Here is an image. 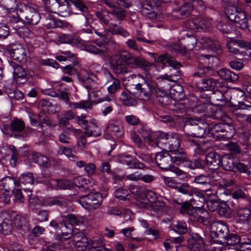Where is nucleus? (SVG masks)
Instances as JSON below:
<instances>
[{"mask_svg":"<svg viewBox=\"0 0 251 251\" xmlns=\"http://www.w3.org/2000/svg\"><path fill=\"white\" fill-rule=\"evenodd\" d=\"M86 50L90 53L100 55V56L104 55L108 51V48L99 49L94 45H87L85 46Z\"/></svg>","mask_w":251,"mask_h":251,"instance_id":"052dcab7","label":"nucleus"},{"mask_svg":"<svg viewBox=\"0 0 251 251\" xmlns=\"http://www.w3.org/2000/svg\"><path fill=\"white\" fill-rule=\"evenodd\" d=\"M104 75L109 79L107 81L106 84L108 93L110 94L116 93L121 88V83L119 80L113 76L112 75L106 70H105Z\"/></svg>","mask_w":251,"mask_h":251,"instance_id":"cd10ccee","label":"nucleus"},{"mask_svg":"<svg viewBox=\"0 0 251 251\" xmlns=\"http://www.w3.org/2000/svg\"><path fill=\"white\" fill-rule=\"evenodd\" d=\"M151 56L152 57L155 62H161L163 63H168L174 70L179 69L181 66L180 62L174 60L169 54H163L157 56L156 54L153 53H149Z\"/></svg>","mask_w":251,"mask_h":251,"instance_id":"b1692460","label":"nucleus"},{"mask_svg":"<svg viewBox=\"0 0 251 251\" xmlns=\"http://www.w3.org/2000/svg\"><path fill=\"white\" fill-rule=\"evenodd\" d=\"M221 156L216 152H210L205 156V161L206 165L211 170H216L221 165Z\"/></svg>","mask_w":251,"mask_h":251,"instance_id":"c85d7f7f","label":"nucleus"},{"mask_svg":"<svg viewBox=\"0 0 251 251\" xmlns=\"http://www.w3.org/2000/svg\"><path fill=\"white\" fill-rule=\"evenodd\" d=\"M110 64L115 74L124 75L129 72L127 66L144 69L148 66V62L142 57L135 56L127 50H122L111 56Z\"/></svg>","mask_w":251,"mask_h":251,"instance_id":"f257e3e1","label":"nucleus"},{"mask_svg":"<svg viewBox=\"0 0 251 251\" xmlns=\"http://www.w3.org/2000/svg\"><path fill=\"white\" fill-rule=\"evenodd\" d=\"M80 235V238L77 234H75L74 236L72 239L73 245L76 247L80 248L81 250H84L86 249L88 243L87 238L82 234H79Z\"/></svg>","mask_w":251,"mask_h":251,"instance_id":"c03bdc74","label":"nucleus"},{"mask_svg":"<svg viewBox=\"0 0 251 251\" xmlns=\"http://www.w3.org/2000/svg\"><path fill=\"white\" fill-rule=\"evenodd\" d=\"M215 226L216 229L210 232V236L214 242L221 243L227 237L229 230L227 226L222 222L217 223Z\"/></svg>","mask_w":251,"mask_h":251,"instance_id":"ddd939ff","label":"nucleus"},{"mask_svg":"<svg viewBox=\"0 0 251 251\" xmlns=\"http://www.w3.org/2000/svg\"><path fill=\"white\" fill-rule=\"evenodd\" d=\"M107 128L112 135L119 138L124 133V129L119 121H111L108 123Z\"/></svg>","mask_w":251,"mask_h":251,"instance_id":"2f4dec72","label":"nucleus"},{"mask_svg":"<svg viewBox=\"0 0 251 251\" xmlns=\"http://www.w3.org/2000/svg\"><path fill=\"white\" fill-rule=\"evenodd\" d=\"M236 161H234L232 158L224 157L221 160V163L223 169L226 171H235V165Z\"/></svg>","mask_w":251,"mask_h":251,"instance_id":"5fc2aeb1","label":"nucleus"},{"mask_svg":"<svg viewBox=\"0 0 251 251\" xmlns=\"http://www.w3.org/2000/svg\"><path fill=\"white\" fill-rule=\"evenodd\" d=\"M176 70L175 73H171L170 75L164 74L158 77V79L160 80V82L162 83H165L166 81L173 82L177 81L178 79V77L180 75L181 71L178 70V69Z\"/></svg>","mask_w":251,"mask_h":251,"instance_id":"a18cd8bd","label":"nucleus"},{"mask_svg":"<svg viewBox=\"0 0 251 251\" xmlns=\"http://www.w3.org/2000/svg\"><path fill=\"white\" fill-rule=\"evenodd\" d=\"M217 74L222 79L231 82L236 81L239 78L237 74L226 68L220 69Z\"/></svg>","mask_w":251,"mask_h":251,"instance_id":"4c0bfd02","label":"nucleus"},{"mask_svg":"<svg viewBox=\"0 0 251 251\" xmlns=\"http://www.w3.org/2000/svg\"><path fill=\"white\" fill-rule=\"evenodd\" d=\"M85 20V27L81 29V32L82 33L92 34L94 31L95 34L100 37H104L106 35L107 31L103 24L100 23H99L97 26L96 25L95 27H92L90 25H86V24H88V21L86 17Z\"/></svg>","mask_w":251,"mask_h":251,"instance_id":"393cba45","label":"nucleus"},{"mask_svg":"<svg viewBox=\"0 0 251 251\" xmlns=\"http://www.w3.org/2000/svg\"><path fill=\"white\" fill-rule=\"evenodd\" d=\"M218 212L220 216L226 218L230 217L232 213L231 207L227 205L226 201L222 202L220 204Z\"/></svg>","mask_w":251,"mask_h":251,"instance_id":"de8ad7c7","label":"nucleus"},{"mask_svg":"<svg viewBox=\"0 0 251 251\" xmlns=\"http://www.w3.org/2000/svg\"><path fill=\"white\" fill-rule=\"evenodd\" d=\"M176 190L181 194L190 197L193 196L194 192L193 187L186 182H179Z\"/></svg>","mask_w":251,"mask_h":251,"instance_id":"37998d69","label":"nucleus"},{"mask_svg":"<svg viewBox=\"0 0 251 251\" xmlns=\"http://www.w3.org/2000/svg\"><path fill=\"white\" fill-rule=\"evenodd\" d=\"M159 0H145L141 4V12L142 14L150 19L155 20L156 13L154 10V6H159L161 3Z\"/></svg>","mask_w":251,"mask_h":251,"instance_id":"2eb2a0df","label":"nucleus"},{"mask_svg":"<svg viewBox=\"0 0 251 251\" xmlns=\"http://www.w3.org/2000/svg\"><path fill=\"white\" fill-rule=\"evenodd\" d=\"M211 72L209 68H207L205 65L200 64V66L198 68L197 70L194 73L193 75L195 77H202L206 75H211Z\"/></svg>","mask_w":251,"mask_h":251,"instance_id":"13d9d810","label":"nucleus"},{"mask_svg":"<svg viewBox=\"0 0 251 251\" xmlns=\"http://www.w3.org/2000/svg\"><path fill=\"white\" fill-rule=\"evenodd\" d=\"M241 240V237L236 234H228L227 237L224 240L223 242H226L227 245L235 246L238 244H240Z\"/></svg>","mask_w":251,"mask_h":251,"instance_id":"680f3d73","label":"nucleus"},{"mask_svg":"<svg viewBox=\"0 0 251 251\" xmlns=\"http://www.w3.org/2000/svg\"><path fill=\"white\" fill-rule=\"evenodd\" d=\"M210 124H203L202 123H196L194 120L191 121L186 124V126L189 131V135L196 138H201L204 136L206 129H208V126Z\"/></svg>","mask_w":251,"mask_h":251,"instance_id":"f8f14e48","label":"nucleus"},{"mask_svg":"<svg viewBox=\"0 0 251 251\" xmlns=\"http://www.w3.org/2000/svg\"><path fill=\"white\" fill-rule=\"evenodd\" d=\"M200 64L205 65L209 70L212 72L213 70L218 66L219 59L214 55H204L200 54L198 56Z\"/></svg>","mask_w":251,"mask_h":251,"instance_id":"bb28decb","label":"nucleus"},{"mask_svg":"<svg viewBox=\"0 0 251 251\" xmlns=\"http://www.w3.org/2000/svg\"><path fill=\"white\" fill-rule=\"evenodd\" d=\"M173 230L179 234H183L187 232V224L183 221H177L172 225Z\"/></svg>","mask_w":251,"mask_h":251,"instance_id":"864d4df0","label":"nucleus"},{"mask_svg":"<svg viewBox=\"0 0 251 251\" xmlns=\"http://www.w3.org/2000/svg\"><path fill=\"white\" fill-rule=\"evenodd\" d=\"M193 10L191 3L186 2L176 8L173 9L169 16L173 20H179L184 19L190 15Z\"/></svg>","mask_w":251,"mask_h":251,"instance_id":"f3484780","label":"nucleus"},{"mask_svg":"<svg viewBox=\"0 0 251 251\" xmlns=\"http://www.w3.org/2000/svg\"><path fill=\"white\" fill-rule=\"evenodd\" d=\"M193 182L200 185L210 187V178L208 176L200 175L196 176Z\"/></svg>","mask_w":251,"mask_h":251,"instance_id":"774afa93","label":"nucleus"},{"mask_svg":"<svg viewBox=\"0 0 251 251\" xmlns=\"http://www.w3.org/2000/svg\"><path fill=\"white\" fill-rule=\"evenodd\" d=\"M169 141L167 147L170 152H172L177 150L180 146V140L177 134L172 133L169 137Z\"/></svg>","mask_w":251,"mask_h":251,"instance_id":"ea45409f","label":"nucleus"},{"mask_svg":"<svg viewBox=\"0 0 251 251\" xmlns=\"http://www.w3.org/2000/svg\"><path fill=\"white\" fill-rule=\"evenodd\" d=\"M228 18L236 24V26L241 29H247L248 27V20L245 12L241 8L231 7L226 12Z\"/></svg>","mask_w":251,"mask_h":251,"instance_id":"0eeeda50","label":"nucleus"},{"mask_svg":"<svg viewBox=\"0 0 251 251\" xmlns=\"http://www.w3.org/2000/svg\"><path fill=\"white\" fill-rule=\"evenodd\" d=\"M222 173L219 172L216 170H214L209 175L208 177L210 178V187L212 185L214 184H221V181L222 179Z\"/></svg>","mask_w":251,"mask_h":251,"instance_id":"603ef678","label":"nucleus"},{"mask_svg":"<svg viewBox=\"0 0 251 251\" xmlns=\"http://www.w3.org/2000/svg\"><path fill=\"white\" fill-rule=\"evenodd\" d=\"M32 162L37 163L41 167L49 168L50 166V159L45 155L40 153L33 152L29 156Z\"/></svg>","mask_w":251,"mask_h":251,"instance_id":"c756f323","label":"nucleus"},{"mask_svg":"<svg viewBox=\"0 0 251 251\" xmlns=\"http://www.w3.org/2000/svg\"><path fill=\"white\" fill-rule=\"evenodd\" d=\"M172 133L160 132L157 135L155 141L156 145L160 148H166L169 141V137Z\"/></svg>","mask_w":251,"mask_h":251,"instance_id":"49530a36","label":"nucleus"},{"mask_svg":"<svg viewBox=\"0 0 251 251\" xmlns=\"http://www.w3.org/2000/svg\"><path fill=\"white\" fill-rule=\"evenodd\" d=\"M9 129L13 132H21L25 128V122L18 118H14L10 122Z\"/></svg>","mask_w":251,"mask_h":251,"instance_id":"79ce46f5","label":"nucleus"},{"mask_svg":"<svg viewBox=\"0 0 251 251\" xmlns=\"http://www.w3.org/2000/svg\"><path fill=\"white\" fill-rule=\"evenodd\" d=\"M205 192H211L210 194H207L208 195H216L217 197H223L224 196H232V192L230 190L226 189L225 188H220L216 191L212 189L211 187L208 188L204 190Z\"/></svg>","mask_w":251,"mask_h":251,"instance_id":"09e8293b","label":"nucleus"},{"mask_svg":"<svg viewBox=\"0 0 251 251\" xmlns=\"http://www.w3.org/2000/svg\"><path fill=\"white\" fill-rule=\"evenodd\" d=\"M41 182L45 184L49 187L56 190L71 189L73 188V183L72 181L65 179H55L50 176L43 177Z\"/></svg>","mask_w":251,"mask_h":251,"instance_id":"9b49d317","label":"nucleus"},{"mask_svg":"<svg viewBox=\"0 0 251 251\" xmlns=\"http://www.w3.org/2000/svg\"><path fill=\"white\" fill-rule=\"evenodd\" d=\"M12 228V222L10 216L5 218L0 216V232L4 235H8L11 232Z\"/></svg>","mask_w":251,"mask_h":251,"instance_id":"e433bc0d","label":"nucleus"},{"mask_svg":"<svg viewBox=\"0 0 251 251\" xmlns=\"http://www.w3.org/2000/svg\"><path fill=\"white\" fill-rule=\"evenodd\" d=\"M14 225L18 232L22 236H27L30 232V228L26 218L21 216H16L13 220Z\"/></svg>","mask_w":251,"mask_h":251,"instance_id":"4be33fe9","label":"nucleus"},{"mask_svg":"<svg viewBox=\"0 0 251 251\" xmlns=\"http://www.w3.org/2000/svg\"><path fill=\"white\" fill-rule=\"evenodd\" d=\"M226 47L228 51L235 54H241L243 56H249L248 50H251V43L243 40H236L227 42Z\"/></svg>","mask_w":251,"mask_h":251,"instance_id":"6e6552de","label":"nucleus"},{"mask_svg":"<svg viewBox=\"0 0 251 251\" xmlns=\"http://www.w3.org/2000/svg\"><path fill=\"white\" fill-rule=\"evenodd\" d=\"M59 41L64 44H81V40L79 38L74 37L72 38L70 35L62 34L59 36Z\"/></svg>","mask_w":251,"mask_h":251,"instance_id":"4d7b16f0","label":"nucleus"},{"mask_svg":"<svg viewBox=\"0 0 251 251\" xmlns=\"http://www.w3.org/2000/svg\"><path fill=\"white\" fill-rule=\"evenodd\" d=\"M107 31L113 35H120L124 38H126L130 35L129 32L122 26L114 23H110L108 25Z\"/></svg>","mask_w":251,"mask_h":251,"instance_id":"72a5a7b5","label":"nucleus"},{"mask_svg":"<svg viewBox=\"0 0 251 251\" xmlns=\"http://www.w3.org/2000/svg\"><path fill=\"white\" fill-rule=\"evenodd\" d=\"M173 163L181 167L187 168L192 170L202 168V164L200 159H196L194 161L190 160L185 152L181 150H176L171 152Z\"/></svg>","mask_w":251,"mask_h":251,"instance_id":"20e7f679","label":"nucleus"},{"mask_svg":"<svg viewBox=\"0 0 251 251\" xmlns=\"http://www.w3.org/2000/svg\"><path fill=\"white\" fill-rule=\"evenodd\" d=\"M10 64L13 70V78L17 82L26 80L31 77L32 75L28 73L26 69L21 64L13 62H11Z\"/></svg>","mask_w":251,"mask_h":251,"instance_id":"412c9836","label":"nucleus"},{"mask_svg":"<svg viewBox=\"0 0 251 251\" xmlns=\"http://www.w3.org/2000/svg\"><path fill=\"white\" fill-rule=\"evenodd\" d=\"M45 8L46 9V12H55L56 10V7L58 5V1L59 0H42Z\"/></svg>","mask_w":251,"mask_h":251,"instance_id":"69168bd1","label":"nucleus"},{"mask_svg":"<svg viewBox=\"0 0 251 251\" xmlns=\"http://www.w3.org/2000/svg\"><path fill=\"white\" fill-rule=\"evenodd\" d=\"M70 106L75 109H91L92 107V102L88 100H81L79 102H72L70 103Z\"/></svg>","mask_w":251,"mask_h":251,"instance_id":"338daca9","label":"nucleus"},{"mask_svg":"<svg viewBox=\"0 0 251 251\" xmlns=\"http://www.w3.org/2000/svg\"><path fill=\"white\" fill-rule=\"evenodd\" d=\"M102 201V196L98 192L90 193L88 195L81 196L79 203L85 208L93 210L99 208Z\"/></svg>","mask_w":251,"mask_h":251,"instance_id":"423d86ee","label":"nucleus"},{"mask_svg":"<svg viewBox=\"0 0 251 251\" xmlns=\"http://www.w3.org/2000/svg\"><path fill=\"white\" fill-rule=\"evenodd\" d=\"M8 149L12 152V155L9 161L10 164L12 167H15L17 166V161L19 158V153L16 147L13 145H9Z\"/></svg>","mask_w":251,"mask_h":251,"instance_id":"0e129e2a","label":"nucleus"},{"mask_svg":"<svg viewBox=\"0 0 251 251\" xmlns=\"http://www.w3.org/2000/svg\"><path fill=\"white\" fill-rule=\"evenodd\" d=\"M84 133L87 137H97L101 134L100 128L96 124L92 123L84 128Z\"/></svg>","mask_w":251,"mask_h":251,"instance_id":"a19ab883","label":"nucleus"},{"mask_svg":"<svg viewBox=\"0 0 251 251\" xmlns=\"http://www.w3.org/2000/svg\"><path fill=\"white\" fill-rule=\"evenodd\" d=\"M78 79L81 85L89 92L90 90H95L100 86V81L96 75L85 72L78 75Z\"/></svg>","mask_w":251,"mask_h":251,"instance_id":"9d476101","label":"nucleus"},{"mask_svg":"<svg viewBox=\"0 0 251 251\" xmlns=\"http://www.w3.org/2000/svg\"><path fill=\"white\" fill-rule=\"evenodd\" d=\"M10 56L19 62H25L27 55L23 46L20 43L11 44L8 49Z\"/></svg>","mask_w":251,"mask_h":251,"instance_id":"6ab92c4d","label":"nucleus"},{"mask_svg":"<svg viewBox=\"0 0 251 251\" xmlns=\"http://www.w3.org/2000/svg\"><path fill=\"white\" fill-rule=\"evenodd\" d=\"M192 136L189 135L184 137V140L187 145L191 146L197 153H201L206 151L208 148L210 147V144L205 141H198L192 138Z\"/></svg>","mask_w":251,"mask_h":251,"instance_id":"aec40b11","label":"nucleus"},{"mask_svg":"<svg viewBox=\"0 0 251 251\" xmlns=\"http://www.w3.org/2000/svg\"><path fill=\"white\" fill-rule=\"evenodd\" d=\"M236 218L239 223H243L249 220L251 211L249 208L245 207L238 206L234 210Z\"/></svg>","mask_w":251,"mask_h":251,"instance_id":"c9c22d12","label":"nucleus"},{"mask_svg":"<svg viewBox=\"0 0 251 251\" xmlns=\"http://www.w3.org/2000/svg\"><path fill=\"white\" fill-rule=\"evenodd\" d=\"M18 14L20 18L28 25H37L41 19L37 9L26 4L21 5L18 10Z\"/></svg>","mask_w":251,"mask_h":251,"instance_id":"39448f33","label":"nucleus"},{"mask_svg":"<svg viewBox=\"0 0 251 251\" xmlns=\"http://www.w3.org/2000/svg\"><path fill=\"white\" fill-rule=\"evenodd\" d=\"M119 161L130 169L142 170L145 167V165L138 160L136 157L127 154L121 155L119 157Z\"/></svg>","mask_w":251,"mask_h":251,"instance_id":"5701e85b","label":"nucleus"},{"mask_svg":"<svg viewBox=\"0 0 251 251\" xmlns=\"http://www.w3.org/2000/svg\"><path fill=\"white\" fill-rule=\"evenodd\" d=\"M170 88V93L173 99L176 101L182 100L185 98V94L183 92V89L181 85L178 84H175Z\"/></svg>","mask_w":251,"mask_h":251,"instance_id":"473e14b6","label":"nucleus"},{"mask_svg":"<svg viewBox=\"0 0 251 251\" xmlns=\"http://www.w3.org/2000/svg\"><path fill=\"white\" fill-rule=\"evenodd\" d=\"M211 98L214 100L224 102L227 100L226 90L224 93V92L221 90H216L213 92Z\"/></svg>","mask_w":251,"mask_h":251,"instance_id":"e2e57ef3","label":"nucleus"},{"mask_svg":"<svg viewBox=\"0 0 251 251\" xmlns=\"http://www.w3.org/2000/svg\"><path fill=\"white\" fill-rule=\"evenodd\" d=\"M188 24L191 29L198 31H209L213 26V21L211 19L201 17L192 19L189 21Z\"/></svg>","mask_w":251,"mask_h":251,"instance_id":"4468645a","label":"nucleus"},{"mask_svg":"<svg viewBox=\"0 0 251 251\" xmlns=\"http://www.w3.org/2000/svg\"><path fill=\"white\" fill-rule=\"evenodd\" d=\"M61 218L65 221V223L74 226H79L83 224L85 218L83 216L75 215L73 214H68L66 215H61Z\"/></svg>","mask_w":251,"mask_h":251,"instance_id":"f704fd0d","label":"nucleus"},{"mask_svg":"<svg viewBox=\"0 0 251 251\" xmlns=\"http://www.w3.org/2000/svg\"><path fill=\"white\" fill-rule=\"evenodd\" d=\"M18 181L20 183V187L21 186V183L24 185H31L34 182V177L33 174L30 173L26 174H23L19 178Z\"/></svg>","mask_w":251,"mask_h":251,"instance_id":"bf43d9fd","label":"nucleus"},{"mask_svg":"<svg viewBox=\"0 0 251 251\" xmlns=\"http://www.w3.org/2000/svg\"><path fill=\"white\" fill-rule=\"evenodd\" d=\"M235 130L232 124L210 123L208 126V134L214 140H225L231 138Z\"/></svg>","mask_w":251,"mask_h":251,"instance_id":"7ed1b4c3","label":"nucleus"},{"mask_svg":"<svg viewBox=\"0 0 251 251\" xmlns=\"http://www.w3.org/2000/svg\"><path fill=\"white\" fill-rule=\"evenodd\" d=\"M216 109L214 110L213 113L212 114L211 116L213 118L221 120L226 124H230L231 123V118L221 108H215Z\"/></svg>","mask_w":251,"mask_h":251,"instance_id":"58836bf2","label":"nucleus"},{"mask_svg":"<svg viewBox=\"0 0 251 251\" xmlns=\"http://www.w3.org/2000/svg\"><path fill=\"white\" fill-rule=\"evenodd\" d=\"M227 97L230 96L231 102L240 106H245L247 109L251 108V106L244 103L243 100L245 99V93L241 89L235 88L233 89H226Z\"/></svg>","mask_w":251,"mask_h":251,"instance_id":"a211bd4d","label":"nucleus"},{"mask_svg":"<svg viewBox=\"0 0 251 251\" xmlns=\"http://www.w3.org/2000/svg\"><path fill=\"white\" fill-rule=\"evenodd\" d=\"M197 40L192 34L186 33L185 36L180 39V45H174L173 48L176 52L184 53L188 51L192 50L196 47Z\"/></svg>","mask_w":251,"mask_h":251,"instance_id":"1a4fd4ad","label":"nucleus"},{"mask_svg":"<svg viewBox=\"0 0 251 251\" xmlns=\"http://www.w3.org/2000/svg\"><path fill=\"white\" fill-rule=\"evenodd\" d=\"M50 226L57 231H58L62 228L68 229V226L66 223H65V221L61 218V216L60 217L52 220L50 223Z\"/></svg>","mask_w":251,"mask_h":251,"instance_id":"8fccbe9b","label":"nucleus"},{"mask_svg":"<svg viewBox=\"0 0 251 251\" xmlns=\"http://www.w3.org/2000/svg\"><path fill=\"white\" fill-rule=\"evenodd\" d=\"M216 26L217 29L224 34H230L233 31L232 25L226 22H218Z\"/></svg>","mask_w":251,"mask_h":251,"instance_id":"6e6d98bb","label":"nucleus"},{"mask_svg":"<svg viewBox=\"0 0 251 251\" xmlns=\"http://www.w3.org/2000/svg\"><path fill=\"white\" fill-rule=\"evenodd\" d=\"M138 131L146 142L150 143L153 141L154 138L153 136L152 132L149 128L142 126Z\"/></svg>","mask_w":251,"mask_h":251,"instance_id":"3c124183","label":"nucleus"},{"mask_svg":"<svg viewBox=\"0 0 251 251\" xmlns=\"http://www.w3.org/2000/svg\"><path fill=\"white\" fill-rule=\"evenodd\" d=\"M197 87L202 91L213 90L216 86L217 82L211 77L204 78L196 83Z\"/></svg>","mask_w":251,"mask_h":251,"instance_id":"7c9ffc66","label":"nucleus"},{"mask_svg":"<svg viewBox=\"0 0 251 251\" xmlns=\"http://www.w3.org/2000/svg\"><path fill=\"white\" fill-rule=\"evenodd\" d=\"M16 188H20L18 178L8 176L3 177L0 181V191L4 189L7 192L11 191Z\"/></svg>","mask_w":251,"mask_h":251,"instance_id":"a878e982","label":"nucleus"},{"mask_svg":"<svg viewBox=\"0 0 251 251\" xmlns=\"http://www.w3.org/2000/svg\"><path fill=\"white\" fill-rule=\"evenodd\" d=\"M131 78L139 81L137 84L134 85V88H131L129 90V93L133 95L136 96L139 95L141 97L149 99L155 91V82L150 79L146 78L139 74H133L131 75Z\"/></svg>","mask_w":251,"mask_h":251,"instance_id":"f03ea898","label":"nucleus"},{"mask_svg":"<svg viewBox=\"0 0 251 251\" xmlns=\"http://www.w3.org/2000/svg\"><path fill=\"white\" fill-rule=\"evenodd\" d=\"M154 159L157 165L162 170H169L173 163L171 152L166 150L156 153Z\"/></svg>","mask_w":251,"mask_h":251,"instance_id":"dca6fc26","label":"nucleus"}]
</instances>
